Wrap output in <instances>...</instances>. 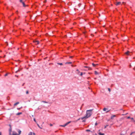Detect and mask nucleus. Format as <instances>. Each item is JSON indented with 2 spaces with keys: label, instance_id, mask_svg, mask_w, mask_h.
Instances as JSON below:
<instances>
[{
  "label": "nucleus",
  "instance_id": "1",
  "mask_svg": "<svg viewBox=\"0 0 135 135\" xmlns=\"http://www.w3.org/2000/svg\"><path fill=\"white\" fill-rule=\"evenodd\" d=\"M93 110V109H92L87 110L85 116L84 117L81 118V119L83 120L84 119H86L90 117L92 114V111Z\"/></svg>",
  "mask_w": 135,
  "mask_h": 135
},
{
  "label": "nucleus",
  "instance_id": "2",
  "mask_svg": "<svg viewBox=\"0 0 135 135\" xmlns=\"http://www.w3.org/2000/svg\"><path fill=\"white\" fill-rule=\"evenodd\" d=\"M18 134L16 132L13 131V132L12 135H20L21 133V131L19 130L18 129L17 130Z\"/></svg>",
  "mask_w": 135,
  "mask_h": 135
},
{
  "label": "nucleus",
  "instance_id": "3",
  "mask_svg": "<svg viewBox=\"0 0 135 135\" xmlns=\"http://www.w3.org/2000/svg\"><path fill=\"white\" fill-rule=\"evenodd\" d=\"M20 1L22 4L23 7H26V6L24 2L23 1V0H20Z\"/></svg>",
  "mask_w": 135,
  "mask_h": 135
},
{
  "label": "nucleus",
  "instance_id": "4",
  "mask_svg": "<svg viewBox=\"0 0 135 135\" xmlns=\"http://www.w3.org/2000/svg\"><path fill=\"white\" fill-rule=\"evenodd\" d=\"M28 135H35V133H32V132H30Z\"/></svg>",
  "mask_w": 135,
  "mask_h": 135
},
{
  "label": "nucleus",
  "instance_id": "5",
  "mask_svg": "<svg viewBox=\"0 0 135 135\" xmlns=\"http://www.w3.org/2000/svg\"><path fill=\"white\" fill-rule=\"evenodd\" d=\"M130 53V52H129V51H127V52H125V54L127 55H131V54H129V53ZM130 53H131V52H130Z\"/></svg>",
  "mask_w": 135,
  "mask_h": 135
},
{
  "label": "nucleus",
  "instance_id": "6",
  "mask_svg": "<svg viewBox=\"0 0 135 135\" xmlns=\"http://www.w3.org/2000/svg\"><path fill=\"white\" fill-rule=\"evenodd\" d=\"M121 2H117L116 3V5L117 6L118 5H120V4H121Z\"/></svg>",
  "mask_w": 135,
  "mask_h": 135
},
{
  "label": "nucleus",
  "instance_id": "7",
  "mask_svg": "<svg viewBox=\"0 0 135 135\" xmlns=\"http://www.w3.org/2000/svg\"><path fill=\"white\" fill-rule=\"evenodd\" d=\"M33 42L35 43H36V44H39V42L38 41H34Z\"/></svg>",
  "mask_w": 135,
  "mask_h": 135
},
{
  "label": "nucleus",
  "instance_id": "8",
  "mask_svg": "<svg viewBox=\"0 0 135 135\" xmlns=\"http://www.w3.org/2000/svg\"><path fill=\"white\" fill-rule=\"evenodd\" d=\"M9 134L10 135H11V132L12 131V129L11 128L9 129Z\"/></svg>",
  "mask_w": 135,
  "mask_h": 135
},
{
  "label": "nucleus",
  "instance_id": "9",
  "mask_svg": "<svg viewBox=\"0 0 135 135\" xmlns=\"http://www.w3.org/2000/svg\"><path fill=\"white\" fill-rule=\"evenodd\" d=\"M115 117V115H113L111 116V119H113V118Z\"/></svg>",
  "mask_w": 135,
  "mask_h": 135
},
{
  "label": "nucleus",
  "instance_id": "10",
  "mask_svg": "<svg viewBox=\"0 0 135 135\" xmlns=\"http://www.w3.org/2000/svg\"><path fill=\"white\" fill-rule=\"evenodd\" d=\"M67 126V125L66 124H65L64 125H60V126H62V127H65V126Z\"/></svg>",
  "mask_w": 135,
  "mask_h": 135
},
{
  "label": "nucleus",
  "instance_id": "11",
  "mask_svg": "<svg viewBox=\"0 0 135 135\" xmlns=\"http://www.w3.org/2000/svg\"><path fill=\"white\" fill-rule=\"evenodd\" d=\"M108 108H103V110L105 111H106V110H108Z\"/></svg>",
  "mask_w": 135,
  "mask_h": 135
},
{
  "label": "nucleus",
  "instance_id": "12",
  "mask_svg": "<svg viewBox=\"0 0 135 135\" xmlns=\"http://www.w3.org/2000/svg\"><path fill=\"white\" fill-rule=\"evenodd\" d=\"M22 113V112H19V113H17L16 114V115H19L20 114H21Z\"/></svg>",
  "mask_w": 135,
  "mask_h": 135
},
{
  "label": "nucleus",
  "instance_id": "13",
  "mask_svg": "<svg viewBox=\"0 0 135 135\" xmlns=\"http://www.w3.org/2000/svg\"><path fill=\"white\" fill-rule=\"evenodd\" d=\"M19 103V102H16V103H15L14 104V106H16Z\"/></svg>",
  "mask_w": 135,
  "mask_h": 135
},
{
  "label": "nucleus",
  "instance_id": "14",
  "mask_svg": "<svg viewBox=\"0 0 135 135\" xmlns=\"http://www.w3.org/2000/svg\"><path fill=\"white\" fill-rule=\"evenodd\" d=\"M76 71L78 72L77 73V74H79L80 73V72L79 70L78 69H77L76 70Z\"/></svg>",
  "mask_w": 135,
  "mask_h": 135
},
{
  "label": "nucleus",
  "instance_id": "15",
  "mask_svg": "<svg viewBox=\"0 0 135 135\" xmlns=\"http://www.w3.org/2000/svg\"><path fill=\"white\" fill-rule=\"evenodd\" d=\"M99 135H104V133H99Z\"/></svg>",
  "mask_w": 135,
  "mask_h": 135
},
{
  "label": "nucleus",
  "instance_id": "16",
  "mask_svg": "<svg viewBox=\"0 0 135 135\" xmlns=\"http://www.w3.org/2000/svg\"><path fill=\"white\" fill-rule=\"evenodd\" d=\"M95 75H97L98 74V73L96 71H95Z\"/></svg>",
  "mask_w": 135,
  "mask_h": 135
},
{
  "label": "nucleus",
  "instance_id": "17",
  "mask_svg": "<svg viewBox=\"0 0 135 135\" xmlns=\"http://www.w3.org/2000/svg\"><path fill=\"white\" fill-rule=\"evenodd\" d=\"M57 64L58 65H62V63H57Z\"/></svg>",
  "mask_w": 135,
  "mask_h": 135
},
{
  "label": "nucleus",
  "instance_id": "18",
  "mask_svg": "<svg viewBox=\"0 0 135 135\" xmlns=\"http://www.w3.org/2000/svg\"><path fill=\"white\" fill-rule=\"evenodd\" d=\"M42 102H43L44 103H48V102H46L45 101H42Z\"/></svg>",
  "mask_w": 135,
  "mask_h": 135
},
{
  "label": "nucleus",
  "instance_id": "19",
  "mask_svg": "<svg viewBox=\"0 0 135 135\" xmlns=\"http://www.w3.org/2000/svg\"><path fill=\"white\" fill-rule=\"evenodd\" d=\"M131 119H132V120H133V122H135V121L134 120L133 118H131Z\"/></svg>",
  "mask_w": 135,
  "mask_h": 135
},
{
  "label": "nucleus",
  "instance_id": "20",
  "mask_svg": "<svg viewBox=\"0 0 135 135\" xmlns=\"http://www.w3.org/2000/svg\"><path fill=\"white\" fill-rule=\"evenodd\" d=\"M71 121H69L68 122H67L66 124L67 125H68L71 122Z\"/></svg>",
  "mask_w": 135,
  "mask_h": 135
},
{
  "label": "nucleus",
  "instance_id": "21",
  "mask_svg": "<svg viewBox=\"0 0 135 135\" xmlns=\"http://www.w3.org/2000/svg\"><path fill=\"white\" fill-rule=\"evenodd\" d=\"M135 133V132H132L131 134H130V135H132V134Z\"/></svg>",
  "mask_w": 135,
  "mask_h": 135
},
{
  "label": "nucleus",
  "instance_id": "22",
  "mask_svg": "<svg viewBox=\"0 0 135 135\" xmlns=\"http://www.w3.org/2000/svg\"><path fill=\"white\" fill-rule=\"evenodd\" d=\"M33 120L34 121L37 123V122H36V120L35 119V118H34V119H33Z\"/></svg>",
  "mask_w": 135,
  "mask_h": 135
},
{
  "label": "nucleus",
  "instance_id": "23",
  "mask_svg": "<svg viewBox=\"0 0 135 135\" xmlns=\"http://www.w3.org/2000/svg\"><path fill=\"white\" fill-rule=\"evenodd\" d=\"M72 63V62H66L65 63V64H71Z\"/></svg>",
  "mask_w": 135,
  "mask_h": 135
},
{
  "label": "nucleus",
  "instance_id": "24",
  "mask_svg": "<svg viewBox=\"0 0 135 135\" xmlns=\"http://www.w3.org/2000/svg\"><path fill=\"white\" fill-rule=\"evenodd\" d=\"M80 118H79L78 120H76L75 122H77L79 120H80Z\"/></svg>",
  "mask_w": 135,
  "mask_h": 135
},
{
  "label": "nucleus",
  "instance_id": "25",
  "mask_svg": "<svg viewBox=\"0 0 135 135\" xmlns=\"http://www.w3.org/2000/svg\"><path fill=\"white\" fill-rule=\"evenodd\" d=\"M84 119V120H83V121H82V122H85V121H86V120H85V119Z\"/></svg>",
  "mask_w": 135,
  "mask_h": 135
},
{
  "label": "nucleus",
  "instance_id": "26",
  "mask_svg": "<svg viewBox=\"0 0 135 135\" xmlns=\"http://www.w3.org/2000/svg\"><path fill=\"white\" fill-rule=\"evenodd\" d=\"M37 125L38 126V127H39L40 128H41V127H40V126L39 125V124H38V123H37Z\"/></svg>",
  "mask_w": 135,
  "mask_h": 135
},
{
  "label": "nucleus",
  "instance_id": "27",
  "mask_svg": "<svg viewBox=\"0 0 135 135\" xmlns=\"http://www.w3.org/2000/svg\"><path fill=\"white\" fill-rule=\"evenodd\" d=\"M92 65H93L94 66H95V65H95V64H94V63H93L92 64Z\"/></svg>",
  "mask_w": 135,
  "mask_h": 135
},
{
  "label": "nucleus",
  "instance_id": "28",
  "mask_svg": "<svg viewBox=\"0 0 135 135\" xmlns=\"http://www.w3.org/2000/svg\"><path fill=\"white\" fill-rule=\"evenodd\" d=\"M83 75V73L82 72L80 73V76H82Z\"/></svg>",
  "mask_w": 135,
  "mask_h": 135
},
{
  "label": "nucleus",
  "instance_id": "29",
  "mask_svg": "<svg viewBox=\"0 0 135 135\" xmlns=\"http://www.w3.org/2000/svg\"><path fill=\"white\" fill-rule=\"evenodd\" d=\"M108 90L110 92L111 91V90L109 88H108Z\"/></svg>",
  "mask_w": 135,
  "mask_h": 135
},
{
  "label": "nucleus",
  "instance_id": "30",
  "mask_svg": "<svg viewBox=\"0 0 135 135\" xmlns=\"http://www.w3.org/2000/svg\"><path fill=\"white\" fill-rule=\"evenodd\" d=\"M88 69L89 70H90L91 69L90 67H88Z\"/></svg>",
  "mask_w": 135,
  "mask_h": 135
},
{
  "label": "nucleus",
  "instance_id": "31",
  "mask_svg": "<svg viewBox=\"0 0 135 135\" xmlns=\"http://www.w3.org/2000/svg\"><path fill=\"white\" fill-rule=\"evenodd\" d=\"M86 131L88 132V131H90V130L89 129H87L86 130Z\"/></svg>",
  "mask_w": 135,
  "mask_h": 135
},
{
  "label": "nucleus",
  "instance_id": "32",
  "mask_svg": "<svg viewBox=\"0 0 135 135\" xmlns=\"http://www.w3.org/2000/svg\"><path fill=\"white\" fill-rule=\"evenodd\" d=\"M26 94H28V91H26Z\"/></svg>",
  "mask_w": 135,
  "mask_h": 135
},
{
  "label": "nucleus",
  "instance_id": "33",
  "mask_svg": "<svg viewBox=\"0 0 135 135\" xmlns=\"http://www.w3.org/2000/svg\"><path fill=\"white\" fill-rule=\"evenodd\" d=\"M20 71L19 70H18L16 71V73H17V72H18V71Z\"/></svg>",
  "mask_w": 135,
  "mask_h": 135
},
{
  "label": "nucleus",
  "instance_id": "34",
  "mask_svg": "<svg viewBox=\"0 0 135 135\" xmlns=\"http://www.w3.org/2000/svg\"><path fill=\"white\" fill-rule=\"evenodd\" d=\"M8 75V73H7V74H6L5 75V76H7Z\"/></svg>",
  "mask_w": 135,
  "mask_h": 135
},
{
  "label": "nucleus",
  "instance_id": "35",
  "mask_svg": "<svg viewBox=\"0 0 135 135\" xmlns=\"http://www.w3.org/2000/svg\"><path fill=\"white\" fill-rule=\"evenodd\" d=\"M98 124V123H96L95 124V125L97 126Z\"/></svg>",
  "mask_w": 135,
  "mask_h": 135
},
{
  "label": "nucleus",
  "instance_id": "36",
  "mask_svg": "<svg viewBox=\"0 0 135 135\" xmlns=\"http://www.w3.org/2000/svg\"><path fill=\"white\" fill-rule=\"evenodd\" d=\"M108 126V125H107L104 127V128H106L107 126Z\"/></svg>",
  "mask_w": 135,
  "mask_h": 135
},
{
  "label": "nucleus",
  "instance_id": "37",
  "mask_svg": "<svg viewBox=\"0 0 135 135\" xmlns=\"http://www.w3.org/2000/svg\"><path fill=\"white\" fill-rule=\"evenodd\" d=\"M46 2H47L46 0H45V1H44V3H46Z\"/></svg>",
  "mask_w": 135,
  "mask_h": 135
},
{
  "label": "nucleus",
  "instance_id": "38",
  "mask_svg": "<svg viewBox=\"0 0 135 135\" xmlns=\"http://www.w3.org/2000/svg\"><path fill=\"white\" fill-rule=\"evenodd\" d=\"M50 126H52V124H50Z\"/></svg>",
  "mask_w": 135,
  "mask_h": 135
},
{
  "label": "nucleus",
  "instance_id": "39",
  "mask_svg": "<svg viewBox=\"0 0 135 135\" xmlns=\"http://www.w3.org/2000/svg\"><path fill=\"white\" fill-rule=\"evenodd\" d=\"M85 68H88V66H85L84 67Z\"/></svg>",
  "mask_w": 135,
  "mask_h": 135
},
{
  "label": "nucleus",
  "instance_id": "40",
  "mask_svg": "<svg viewBox=\"0 0 135 135\" xmlns=\"http://www.w3.org/2000/svg\"><path fill=\"white\" fill-rule=\"evenodd\" d=\"M127 119H129L130 118V117H127Z\"/></svg>",
  "mask_w": 135,
  "mask_h": 135
},
{
  "label": "nucleus",
  "instance_id": "41",
  "mask_svg": "<svg viewBox=\"0 0 135 135\" xmlns=\"http://www.w3.org/2000/svg\"><path fill=\"white\" fill-rule=\"evenodd\" d=\"M0 135H2V133L1 132H0Z\"/></svg>",
  "mask_w": 135,
  "mask_h": 135
},
{
  "label": "nucleus",
  "instance_id": "42",
  "mask_svg": "<svg viewBox=\"0 0 135 135\" xmlns=\"http://www.w3.org/2000/svg\"><path fill=\"white\" fill-rule=\"evenodd\" d=\"M109 111V110L107 111L106 113H107V112H108Z\"/></svg>",
  "mask_w": 135,
  "mask_h": 135
},
{
  "label": "nucleus",
  "instance_id": "43",
  "mask_svg": "<svg viewBox=\"0 0 135 135\" xmlns=\"http://www.w3.org/2000/svg\"><path fill=\"white\" fill-rule=\"evenodd\" d=\"M127 114H128V113H127L126 114H125V115H126Z\"/></svg>",
  "mask_w": 135,
  "mask_h": 135
},
{
  "label": "nucleus",
  "instance_id": "44",
  "mask_svg": "<svg viewBox=\"0 0 135 135\" xmlns=\"http://www.w3.org/2000/svg\"><path fill=\"white\" fill-rule=\"evenodd\" d=\"M125 115V114H122V115Z\"/></svg>",
  "mask_w": 135,
  "mask_h": 135
},
{
  "label": "nucleus",
  "instance_id": "45",
  "mask_svg": "<svg viewBox=\"0 0 135 135\" xmlns=\"http://www.w3.org/2000/svg\"><path fill=\"white\" fill-rule=\"evenodd\" d=\"M15 76H17V77H18V76H17V75H15Z\"/></svg>",
  "mask_w": 135,
  "mask_h": 135
},
{
  "label": "nucleus",
  "instance_id": "46",
  "mask_svg": "<svg viewBox=\"0 0 135 135\" xmlns=\"http://www.w3.org/2000/svg\"><path fill=\"white\" fill-rule=\"evenodd\" d=\"M72 56H70V58H72Z\"/></svg>",
  "mask_w": 135,
  "mask_h": 135
},
{
  "label": "nucleus",
  "instance_id": "47",
  "mask_svg": "<svg viewBox=\"0 0 135 135\" xmlns=\"http://www.w3.org/2000/svg\"><path fill=\"white\" fill-rule=\"evenodd\" d=\"M32 116L33 117H34V116H33V115H32Z\"/></svg>",
  "mask_w": 135,
  "mask_h": 135
},
{
  "label": "nucleus",
  "instance_id": "48",
  "mask_svg": "<svg viewBox=\"0 0 135 135\" xmlns=\"http://www.w3.org/2000/svg\"><path fill=\"white\" fill-rule=\"evenodd\" d=\"M5 55H4V57H5Z\"/></svg>",
  "mask_w": 135,
  "mask_h": 135
},
{
  "label": "nucleus",
  "instance_id": "49",
  "mask_svg": "<svg viewBox=\"0 0 135 135\" xmlns=\"http://www.w3.org/2000/svg\"><path fill=\"white\" fill-rule=\"evenodd\" d=\"M85 74V73H84V74Z\"/></svg>",
  "mask_w": 135,
  "mask_h": 135
}]
</instances>
